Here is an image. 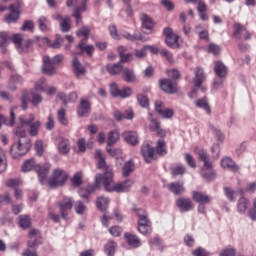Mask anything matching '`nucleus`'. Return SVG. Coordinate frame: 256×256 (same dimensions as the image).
<instances>
[{"label":"nucleus","instance_id":"72a5a7b5","mask_svg":"<svg viewBox=\"0 0 256 256\" xmlns=\"http://www.w3.org/2000/svg\"><path fill=\"white\" fill-rule=\"evenodd\" d=\"M135 171V164L133 163L132 160H128L127 162L124 163L122 167V175L123 177H129L131 173Z\"/></svg>","mask_w":256,"mask_h":256},{"label":"nucleus","instance_id":"7c9ffc66","mask_svg":"<svg viewBox=\"0 0 256 256\" xmlns=\"http://www.w3.org/2000/svg\"><path fill=\"white\" fill-rule=\"evenodd\" d=\"M110 201L111 200H109V198L105 196L98 197L96 200L97 209H99L102 212L107 211V209L109 208Z\"/></svg>","mask_w":256,"mask_h":256},{"label":"nucleus","instance_id":"c9c22d12","mask_svg":"<svg viewBox=\"0 0 256 256\" xmlns=\"http://www.w3.org/2000/svg\"><path fill=\"white\" fill-rule=\"evenodd\" d=\"M15 109H17V107H13L10 109V119L9 120H7V118H5V116L0 114V121H2V123H4V125H9L10 127H13L15 125Z\"/></svg>","mask_w":256,"mask_h":256},{"label":"nucleus","instance_id":"6e6d98bb","mask_svg":"<svg viewBox=\"0 0 256 256\" xmlns=\"http://www.w3.org/2000/svg\"><path fill=\"white\" fill-rule=\"evenodd\" d=\"M65 115H66V111L64 108L58 110L57 119L59 123H61V125H67L69 123Z\"/></svg>","mask_w":256,"mask_h":256},{"label":"nucleus","instance_id":"79ce46f5","mask_svg":"<svg viewBox=\"0 0 256 256\" xmlns=\"http://www.w3.org/2000/svg\"><path fill=\"white\" fill-rule=\"evenodd\" d=\"M245 26L239 24V23H235L234 24V32L232 34V37H234V39H237L238 41H241L242 36L241 33L245 32Z\"/></svg>","mask_w":256,"mask_h":256},{"label":"nucleus","instance_id":"bb28decb","mask_svg":"<svg viewBox=\"0 0 256 256\" xmlns=\"http://www.w3.org/2000/svg\"><path fill=\"white\" fill-rule=\"evenodd\" d=\"M94 157L97 160L98 169H104L105 173H107V169H111V167L107 166V162H105V156L101 150H96Z\"/></svg>","mask_w":256,"mask_h":256},{"label":"nucleus","instance_id":"1a4fd4ad","mask_svg":"<svg viewBox=\"0 0 256 256\" xmlns=\"http://www.w3.org/2000/svg\"><path fill=\"white\" fill-rule=\"evenodd\" d=\"M164 36L166 37V45L171 47V49H179V35L173 33V29L167 27L163 31Z\"/></svg>","mask_w":256,"mask_h":256},{"label":"nucleus","instance_id":"c03bdc74","mask_svg":"<svg viewBox=\"0 0 256 256\" xmlns=\"http://www.w3.org/2000/svg\"><path fill=\"white\" fill-rule=\"evenodd\" d=\"M60 29L62 33H69V31H71V18L69 16H65L64 19H62Z\"/></svg>","mask_w":256,"mask_h":256},{"label":"nucleus","instance_id":"20e7f679","mask_svg":"<svg viewBox=\"0 0 256 256\" xmlns=\"http://www.w3.org/2000/svg\"><path fill=\"white\" fill-rule=\"evenodd\" d=\"M68 177L69 176L67 175V172H65V170L56 169L54 170L53 175L49 179V181L46 180L45 185H48L50 189H55V187H63Z\"/></svg>","mask_w":256,"mask_h":256},{"label":"nucleus","instance_id":"7ed1b4c3","mask_svg":"<svg viewBox=\"0 0 256 256\" xmlns=\"http://www.w3.org/2000/svg\"><path fill=\"white\" fill-rule=\"evenodd\" d=\"M199 161H203L204 165L201 168L200 174L205 181H215V170H213V162L209 160V154L205 150H199L198 152Z\"/></svg>","mask_w":256,"mask_h":256},{"label":"nucleus","instance_id":"6e6552de","mask_svg":"<svg viewBox=\"0 0 256 256\" xmlns=\"http://www.w3.org/2000/svg\"><path fill=\"white\" fill-rule=\"evenodd\" d=\"M110 95L112 97H120L121 99H127L133 95V89L131 87H124L123 89H119L117 83L110 84Z\"/></svg>","mask_w":256,"mask_h":256},{"label":"nucleus","instance_id":"5701e85b","mask_svg":"<svg viewBox=\"0 0 256 256\" xmlns=\"http://www.w3.org/2000/svg\"><path fill=\"white\" fill-rule=\"evenodd\" d=\"M220 165L222 169H229L233 173H237V171H239V166L235 164V161H233L231 157L222 158Z\"/></svg>","mask_w":256,"mask_h":256},{"label":"nucleus","instance_id":"39448f33","mask_svg":"<svg viewBox=\"0 0 256 256\" xmlns=\"http://www.w3.org/2000/svg\"><path fill=\"white\" fill-rule=\"evenodd\" d=\"M103 181V176L101 174H96L95 184H90L86 188H80L78 193L81 199H85V203H89V195L95 193L99 189L100 183Z\"/></svg>","mask_w":256,"mask_h":256},{"label":"nucleus","instance_id":"9b49d317","mask_svg":"<svg viewBox=\"0 0 256 256\" xmlns=\"http://www.w3.org/2000/svg\"><path fill=\"white\" fill-rule=\"evenodd\" d=\"M9 11L10 14L5 16V21L6 23H15V21H17V19H19V11L21 9V2L16 1L14 4L9 6Z\"/></svg>","mask_w":256,"mask_h":256},{"label":"nucleus","instance_id":"f03ea898","mask_svg":"<svg viewBox=\"0 0 256 256\" xmlns=\"http://www.w3.org/2000/svg\"><path fill=\"white\" fill-rule=\"evenodd\" d=\"M34 171L37 172L38 179L41 185H45L47 183V175L49 174V169H51V164L44 163L42 166L35 163V159L31 158L26 160L22 165L23 173H27V171Z\"/></svg>","mask_w":256,"mask_h":256},{"label":"nucleus","instance_id":"0eeeda50","mask_svg":"<svg viewBox=\"0 0 256 256\" xmlns=\"http://www.w3.org/2000/svg\"><path fill=\"white\" fill-rule=\"evenodd\" d=\"M57 205L62 219L67 221L69 218V211L73 209V199L65 196L62 200L57 202Z\"/></svg>","mask_w":256,"mask_h":256},{"label":"nucleus","instance_id":"f3484780","mask_svg":"<svg viewBox=\"0 0 256 256\" xmlns=\"http://www.w3.org/2000/svg\"><path fill=\"white\" fill-rule=\"evenodd\" d=\"M192 199L195 201V203H199L202 205H210L211 201H213V198L211 196L203 193V192H192Z\"/></svg>","mask_w":256,"mask_h":256},{"label":"nucleus","instance_id":"0e129e2a","mask_svg":"<svg viewBox=\"0 0 256 256\" xmlns=\"http://www.w3.org/2000/svg\"><path fill=\"white\" fill-rule=\"evenodd\" d=\"M207 51L208 53H213V55H219V53H221V47L212 43L208 45Z\"/></svg>","mask_w":256,"mask_h":256},{"label":"nucleus","instance_id":"473e14b6","mask_svg":"<svg viewBox=\"0 0 256 256\" xmlns=\"http://www.w3.org/2000/svg\"><path fill=\"white\" fill-rule=\"evenodd\" d=\"M117 251V242L110 240L104 245V253L107 256H114Z\"/></svg>","mask_w":256,"mask_h":256},{"label":"nucleus","instance_id":"13d9d810","mask_svg":"<svg viewBox=\"0 0 256 256\" xmlns=\"http://www.w3.org/2000/svg\"><path fill=\"white\" fill-rule=\"evenodd\" d=\"M137 101L140 106H142L144 109H147L149 107V98L143 94H138L137 95Z\"/></svg>","mask_w":256,"mask_h":256},{"label":"nucleus","instance_id":"bf43d9fd","mask_svg":"<svg viewBox=\"0 0 256 256\" xmlns=\"http://www.w3.org/2000/svg\"><path fill=\"white\" fill-rule=\"evenodd\" d=\"M20 101H21V109H23V111H27L28 109V103H29V94L27 92H23L22 96L20 97Z\"/></svg>","mask_w":256,"mask_h":256},{"label":"nucleus","instance_id":"9d476101","mask_svg":"<svg viewBox=\"0 0 256 256\" xmlns=\"http://www.w3.org/2000/svg\"><path fill=\"white\" fill-rule=\"evenodd\" d=\"M27 151H29V143L23 144L22 140H18V142L14 143L10 149V153L14 159L21 157V155H25Z\"/></svg>","mask_w":256,"mask_h":256},{"label":"nucleus","instance_id":"338daca9","mask_svg":"<svg viewBox=\"0 0 256 256\" xmlns=\"http://www.w3.org/2000/svg\"><path fill=\"white\" fill-rule=\"evenodd\" d=\"M193 256H209V252L202 247H198L192 251Z\"/></svg>","mask_w":256,"mask_h":256},{"label":"nucleus","instance_id":"412c9836","mask_svg":"<svg viewBox=\"0 0 256 256\" xmlns=\"http://www.w3.org/2000/svg\"><path fill=\"white\" fill-rule=\"evenodd\" d=\"M124 239L127 245H129V247H133V249H138V247H141L142 245L139 236L131 234L129 232L124 234Z\"/></svg>","mask_w":256,"mask_h":256},{"label":"nucleus","instance_id":"f704fd0d","mask_svg":"<svg viewBox=\"0 0 256 256\" xmlns=\"http://www.w3.org/2000/svg\"><path fill=\"white\" fill-rule=\"evenodd\" d=\"M39 129H41V121L36 120L33 124L28 125V133L30 137H37L39 135Z\"/></svg>","mask_w":256,"mask_h":256},{"label":"nucleus","instance_id":"8fccbe9b","mask_svg":"<svg viewBox=\"0 0 256 256\" xmlns=\"http://www.w3.org/2000/svg\"><path fill=\"white\" fill-rule=\"evenodd\" d=\"M74 210L77 215H83L87 211V206L82 201L78 200L74 203Z\"/></svg>","mask_w":256,"mask_h":256},{"label":"nucleus","instance_id":"f257e3e1","mask_svg":"<svg viewBox=\"0 0 256 256\" xmlns=\"http://www.w3.org/2000/svg\"><path fill=\"white\" fill-rule=\"evenodd\" d=\"M102 183L106 191L115 193H126L133 187V180L128 179L117 184L113 183V168L106 169V173L102 177Z\"/></svg>","mask_w":256,"mask_h":256},{"label":"nucleus","instance_id":"2f4dec72","mask_svg":"<svg viewBox=\"0 0 256 256\" xmlns=\"http://www.w3.org/2000/svg\"><path fill=\"white\" fill-rule=\"evenodd\" d=\"M140 19L142 21L143 29H146L147 31H151V29H153V20L151 19V17H149V15L142 13L140 14Z\"/></svg>","mask_w":256,"mask_h":256},{"label":"nucleus","instance_id":"e433bc0d","mask_svg":"<svg viewBox=\"0 0 256 256\" xmlns=\"http://www.w3.org/2000/svg\"><path fill=\"white\" fill-rule=\"evenodd\" d=\"M58 151L61 155H67L71 151V146L68 139H62L58 144Z\"/></svg>","mask_w":256,"mask_h":256},{"label":"nucleus","instance_id":"58836bf2","mask_svg":"<svg viewBox=\"0 0 256 256\" xmlns=\"http://www.w3.org/2000/svg\"><path fill=\"white\" fill-rule=\"evenodd\" d=\"M122 37H124V39H127V41H143V35L139 31H136L133 34L129 32H124L122 33Z\"/></svg>","mask_w":256,"mask_h":256},{"label":"nucleus","instance_id":"de8ad7c7","mask_svg":"<svg viewBox=\"0 0 256 256\" xmlns=\"http://www.w3.org/2000/svg\"><path fill=\"white\" fill-rule=\"evenodd\" d=\"M31 103L33 107H39L43 103V96L41 94L31 92Z\"/></svg>","mask_w":256,"mask_h":256},{"label":"nucleus","instance_id":"a878e982","mask_svg":"<svg viewBox=\"0 0 256 256\" xmlns=\"http://www.w3.org/2000/svg\"><path fill=\"white\" fill-rule=\"evenodd\" d=\"M122 79L126 83H137V75L135 74V71L129 68H124L122 70Z\"/></svg>","mask_w":256,"mask_h":256},{"label":"nucleus","instance_id":"a18cd8bd","mask_svg":"<svg viewBox=\"0 0 256 256\" xmlns=\"http://www.w3.org/2000/svg\"><path fill=\"white\" fill-rule=\"evenodd\" d=\"M119 141V132L116 130L110 131L107 138V145L113 146Z\"/></svg>","mask_w":256,"mask_h":256},{"label":"nucleus","instance_id":"5fc2aeb1","mask_svg":"<svg viewBox=\"0 0 256 256\" xmlns=\"http://www.w3.org/2000/svg\"><path fill=\"white\" fill-rule=\"evenodd\" d=\"M19 225L22 229L31 227V218L27 215L20 216Z\"/></svg>","mask_w":256,"mask_h":256},{"label":"nucleus","instance_id":"37998d69","mask_svg":"<svg viewBox=\"0 0 256 256\" xmlns=\"http://www.w3.org/2000/svg\"><path fill=\"white\" fill-rule=\"evenodd\" d=\"M249 205V201L245 197H241L237 202V211L241 215L247 211V207Z\"/></svg>","mask_w":256,"mask_h":256},{"label":"nucleus","instance_id":"69168bd1","mask_svg":"<svg viewBox=\"0 0 256 256\" xmlns=\"http://www.w3.org/2000/svg\"><path fill=\"white\" fill-rule=\"evenodd\" d=\"M138 231L141 235H151L153 228L152 226H138Z\"/></svg>","mask_w":256,"mask_h":256},{"label":"nucleus","instance_id":"a211bd4d","mask_svg":"<svg viewBox=\"0 0 256 256\" xmlns=\"http://www.w3.org/2000/svg\"><path fill=\"white\" fill-rule=\"evenodd\" d=\"M77 49H80V52H72V55H83V53H86L89 57L93 55V51H95V46L92 44L86 45L85 40H80L78 45L76 46Z\"/></svg>","mask_w":256,"mask_h":256},{"label":"nucleus","instance_id":"a19ab883","mask_svg":"<svg viewBox=\"0 0 256 256\" xmlns=\"http://www.w3.org/2000/svg\"><path fill=\"white\" fill-rule=\"evenodd\" d=\"M194 105L198 107L199 109H204V111L210 115L211 113V107H209V103H207V99L202 98L194 101Z\"/></svg>","mask_w":256,"mask_h":256},{"label":"nucleus","instance_id":"3c124183","mask_svg":"<svg viewBox=\"0 0 256 256\" xmlns=\"http://www.w3.org/2000/svg\"><path fill=\"white\" fill-rule=\"evenodd\" d=\"M14 134L16 135V137H18L19 141H21V139H25V137H27V130H25V125H20L18 126L15 130H14Z\"/></svg>","mask_w":256,"mask_h":256},{"label":"nucleus","instance_id":"09e8293b","mask_svg":"<svg viewBox=\"0 0 256 256\" xmlns=\"http://www.w3.org/2000/svg\"><path fill=\"white\" fill-rule=\"evenodd\" d=\"M210 131H212V133L215 134L216 139L218 141H220V142L225 141V135H223V133L217 126L210 124Z\"/></svg>","mask_w":256,"mask_h":256},{"label":"nucleus","instance_id":"774afa93","mask_svg":"<svg viewBox=\"0 0 256 256\" xmlns=\"http://www.w3.org/2000/svg\"><path fill=\"white\" fill-rule=\"evenodd\" d=\"M219 256H235V248H226L220 252Z\"/></svg>","mask_w":256,"mask_h":256},{"label":"nucleus","instance_id":"4be33fe9","mask_svg":"<svg viewBox=\"0 0 256 256\" xmlns=\"http://www.w3.org/2000/svg\"><path fill=\"white\" fill-rule=\"evenodd\" d=\"M87 11V0H81V6H76L72 13V17L76 19V25H79L82 21L81 14Z\"/></svg>","mask_w":256,"mask_h":256},{"label":"nucleus","instance_id":"dca6fc26","mask_svg":"<svg viewBox=\"0 0 256 256\" xmlns=\"http://www.w3.org/2000/svg\"><path fill=\"white\" fill-rule=\"evenodd\" d=\"M90 113H91V102L85 98H82L77 107L78 117H89Z\"/></svg>","mask_w":256,"mask_h":256},{"label":"nucleus","instance_id":"f8f14e48","mask_svg":"<svg viewBox=\"0 0 256 256\" xmlns=\"http://www.w3.org/2000/svg\"><path fill=\"white\" fill-rule=\"evenodd\" d=\"M160 89L167 93L168 95H175L179 89L177 88V83L171 81V79H161L159 81Z\"/></svg>","mask_w":256,"mask_h":256},{"label":"nucleus","instance_id":"4c0bfd02","mask_svg":"<svg viewBox=\"0 0 256 256\" xmlns=\"http://www.w3.org/2000/svg\"><path fill=\"white\" fill-rule=\"evenodd\" d=\"M108 73L111 75H119V73L123 72V65H121V62H118L116 64H109L106 67Z\"/></svg>","mask_w":256,"mask_h":256},{"label":"nucleus","instance_id":"603ef678","mask_svg":"<svg viewBox=\"0 0 256 256\" xmlns=\"http://www.w3.org/2000/svg\"><path fill=\"white\" fill-rule=\"evenodd\" d=\"M89 33H91V29L87 26H83L76 32V35L78 37H84V39L82 41H85V40L89 39Z\"/></svg>","mask_w":256,"mask_h":256},{"label":"nucleus","instance_id":"aec40b11","mask_svg":"<svg viewBox=\"0 0 256 256\" xmlns=\"http://www.w3.org/2000/svg\"><path fill=\"white\" fill-rule=\"evenodd\" d=\"M194 75H195L193 79L194 87H201V85H203V83H205L207 79V75L205 74V71H203V68L201 67H196L194 69Z\"/></svg>","mask_w":256,"mask_h":256},{"label":"nucleus","instance_id":"423d86ee","mask_svg":"<svg viewBox=\"0 0 256 256\" xmlns=\"http://www.w3.org/2000/svg\"><path fill=\"white\" fill-rule=\"evenodd\" d=\"M12 43L16 45L18 53H29L31 51V40L24 39L21 34H14Z\"/></svg>","mask_w":256,"mask_h":256},{"label":"nucleus","instance_id":"49530a36","mask_svg":"<svg viewBox=\"0 0 256 256\" xmlns=\"http://www.w3.org/2000/svg\"><path fill=\"white\" fill-rule=\"evenodd\" d=\"M22 82H23V77H21V75L13 74L10 76V82L7 87L8 89H11V91H15L17 87H15V85H12V83H22Z\"/></svg>","mask_w":256,"mask_h":256},{"label":"nucleus","instance_id":"b1692460","mask_svg":"<svg viewBox=\"0 0 256 256\" xmlns=\"http://www.w3.org/2000/svg\"><path fill=\"white\" fill-rule=\"evenodd\" d=\"M72 71L76 77H81V75H85L86 73L85 67L81 64L77 56H74L72 59Z\"/></svg>","mask_w":256,"mask_h":256},{"label":"nucleus","instance_id":"2eb2a0df","mask_svg":"<svg viewBox=\"0 0 256 256\" xmlns=\"http://www.w3.org/2000/svg\"><path fill=\"white\" fill-rule=\"evenodd\" d=\"M176 207L180 213H188V211H193V201L191 198L180 197L176 200Z\"/></svg>","mask_w":256,"mask_h":256},{"label":"nucleus","instance_id":"393cba45","mask_svg":"<svg viewBox=\"0 0 256 256\" xmlns=\"http://www.w3.org/2000/svg\"><path fill=\"white\" fill-rule=\"evenodd\" d=\"M42 71L45 75H55V66L51 63V58H49V56L43 57Z\"/></svg>","mask_w":256,"mask_h":256},{"label":"nucleus","instance_id":"052dcab7","mask_svg":"<svg viewBox=\"0 0 256 256\" xmlns=\"http://www.w3.org/2000/svg\"><path fill=\"white\" fill-rule=\"evenodd\" d=\"M184 159L189 167L195 169L197 167V163L195 162V158L189 153L184 154Z\"/></svg>","mask_w":256,"mask_h":256},{"label":"nucleus","instance_id":"4d7b16f0","mask_svg":"<svg viewBox=\"0 0 256 256\" xmlns=\"http://www.w3.org/2000/svg\"><path fill=\"white\" fill-rule=\"evenodd\" d=\"M156 152L158 155H166L167 149L165 148V140H158L156 145Z\"/></svg>","mask_w":256,"mask_h":256},{"label":"nucleus","instance_id":"cd10ccee","mask_svg":"<svg viewBox=\"0 0 256 256\" xmlns=\"http://www.w3.org/2000/svg\"><path fill=\"white\" fill-rule=\"evenodd\" d=\"M214 73L216 77H219L220 79L227 77V66H225V64H223L221 61H216L214 66Z\"/></svg>","mask_w":256,"mask_h":256},{"label":"nucleus","instance_id":"e2e57ef3","mask_svg":"<svg viewBox=\"0 0 256 256\" xmlns=\"http://www.w3.org/2000/svg\"><path fill=\"white\" fill-rule=\"evenodd\" d=\"M38 27L40 29V31H48V27H47V18L45 16H41L38 19Z\"/></svg>","mask_w":256,"mask_h":256},{"label":"nucleus","instance_id":"ddd939ff","mask_svg":"<svg viewBox=\"0 0 256 256\" xmlns=\"http://www.w3.org/2000/svg\"><path fill=\"white\" fill-rule=\"evenodd\" d=\"M155 111L158 115H161L163 119H171L174 115L173 109L165 108V103L161 100L155 102Z\"/></svg>","mask_w":256,"mask_h":256},{"label":"nucleus","instance_id":"6ab92c4d","mask_svg":"<svg viewBox=\"0 0 256 256\" xmlns=\"http://www.w3.org/2000/svg\"><path fill=\"white\" fill-rule=\"evenodd\" d=\"M166 188L173 195H183L185 193V184L183 182L175 181L166 185Z\"/></svg>","mask_w":256,"mask_h":256},{"label":"nucleus","instance_id":"c756f323","mask_svg":"<svg viewBox=\"0 0 256 256\" xmlns=\"http://www.w3.org/2000/svg\"><path fill=\"white\" fill-rule=\"evenodd\" d=\"M42 42L52 49H59L61 45H63V38H61V35L57 34L54 42H51L47 37L42 38Z\"/></svg>","mask_w":256,"mask_h":256},{"label":"nucleus","instance_id":"c85d7f7f","mask_svg":"<svg viewBox=\"0 0 256 256\" xmlns=\"http://www.w3.org/2000/svg\"><path fill=\"white\" fill-rule=\"evenodd\" d=\"M123 139H125L126 142L129 143V145H137L139 143V136L137 135V132L134 131H125L123 134Z\"/></svg>","mask_w":256,"mask_h":256},{"label":"nucleus","instance_id":"4468645a","mask_svg":"<svg viewBox=\"0 0 256 256\" xmlns=\"http://www.w3.org/2000/svg\"><path fill=\"white\" fill-rule=\"evenodd\" d=\"M141 155L146 163H152L155 161V148L151 147L149 143L145 142L141 147Z\"/></svg>","mask_w":256,"mask_h":256},{"label":"nucleus","instance_id":"864d4df0","mask_svg":"<svg viewBox=\"0 0 256 256\" xmlns=\"http://www.w3.org/2000/svg\"><path fill=\"white\" fill-rule=\"evenodd\" d=\"M19 121L22 125H33L35 123V114H29L28 118H25V116H20Z\"/></svg>","mask_w":256,"mask_h":256},{"label":"nucleus","instance_id":"ea45409f","mask_svg":"<svg viewBox=\"0 0 256 256\" xmlns=\"http://www.w3.org/2000/svg\"><path fill=\"white\" fill-rule=\"evenodd\" d=\"M148 121H150L149 129L154 133L161 128V122H158L157 119L153 117V113H148Z\"/></svg>","mask_w":256,"mask_h":256},{"label":"nucleus","instance_id":"680f3d73","mask_svg":"<svg viewBox=\"0 0 256 256\" xmlns=\"http://www.w3.org/2000/svg\"><path fill=\"white\" fill-rule=\"evenodd\" d=\"M185 171H187L185 166L182 164H179L172 168V175H184Z\"/></svg>","mask_w":256,"mask_h":256}]
</instances>
